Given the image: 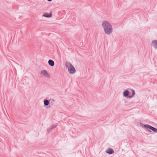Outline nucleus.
Here are the masks:
<instances>
[{
    "mask_svg": "<svg viewBox=\"0 0 157 157\" xmlns=\"http://www.w3.org/2000/svg\"><path fill=\"white\" fill-rule=\"evenodd\" d=\"M102 26L105 34L109 35L113 32V27L111 25L108 21H103L102 23Z\"/></svg>",
    "mask_w": 157,
    "mask_h": 157,
    "instance_id": "obj_1",
    "label": "nucleus"
},
{
    "mask_svg": "<svg viewBox=\"0 0 157 157\" xmlns=\"http://www.w3.org/2000/svg\"><path fill=\"white\" fill-rule=\"evenodd\" d=\"M141 126L145 129L146 130L148 131L149 132H151V130L155 132H157V129L151 126L149 124H144L142 123H141L140 124Z\"/></svg>",
    "mask_w": 157,
    "mask_h": 157,
    "instance_id": "obj_2",
    "label": "nucleus"
},
{
    "mask_svg": "<svg viewBox=\"0 0 157 157\" xmlns=\"http://www.w3.org/2000/svg\"><path fill=\"white\" fill-rule=\"evenodd\" d=\"M66 67L68 68L69 72L71 74H74L76 71L74 67L70 63H67L66 65Z\"/></svg>",
    "mask_w": 157,
    "mask_h": 157,
    "instance_id": "obj_3",
    "label": "nucleus"
},
{
    "mask_svg": "<svg viewBox=\"0 0 157 157\" xmlns=\"http://www.w3.org/2000/svg\"><path fill=\"white\" fill-rule=\"evenodd\" d=\"M40 74L43 75L44 76L47 78H50L49 74L48 73L47 71L46 70H43L41 71Z\"/></svg>",
    "mask_w": 157,
    "mask_h": 157,
    "instance_id": "obj_4",
    "label": "nucleus"
},
{
    "mask_svg": "<svg viewBox=\"0 0 157 157\" xmlns=\"http://www.w3.org/2000/svg\"><path fill=\"white\" fill-rule=\"evenodd\" d=\"M151 44L155 48L157 49V40H153L151 42Z\"/></svg>",
    "mask_w": 157,
    "mask_h": 157,
    "instance_id": "obj_5",
    "label": "nucleus"
},
{
    "mask_svg": "<svg viewBox=\"0 0 157 157\" xmlns=\"http://www.w3.org/2000/svg\"><path fill=\"white\" fill-rule=\"evenodd\" d=\"M123 96L125 97H128L129 91L128 90H126L123 92Z\"/></svg>",
    "mask_w": 157,
    "mask_h": 157,
    "instance_id": "obj_6",
    "label": "nucleus"
},
{
    "mask_svg": "<svg viewBox=\"0 0 157 157\" xmlns=\"http://www.w3.org/2000/svg\"><path fill=\"white\" fill-rule=\"evenodd\" d=\"M106 152L109 154H111L114 153V152L113 149L109 148L106 151Z\"/></svg>",
    "mask_w": 157,
    "mask_h": 157,
    "instance_id": "obj_7",
    "label": "nucleus"
},
{
    "mask_svg": "<svg viewBox=\"0 0 157 157\" xmlns=\"http://www.w3.org/2000/svg\"><path fill=\"white\" fill-rule=\"evenodd\" d=\"M48 63L49 65L51 67H53L54 65V61L51 59L49 60L48 61Z\"/></svg>",
    "mask_w": 157,
    "mask_h": 157,
    "instance_id": "obj_8",
    "label": "nucleus"
},
{
    "mask_svg": "<svg viewBox=\"0 0 157 157\" xmlns=\"http://www.w3.org/2000/svg\"><path fill=\"white\" fill-rule=\"evenodd\" d=\"M43 16L46 17H50L52 16V14L51 13H45L43 15Z\"/></svg>",
    "mask_w": 157,
    "mask_h": 157,
    "instance_id": "obj_9",
    "label": "nucleus"
},
{
    "mask_svg": "<svg viewBox=\"0 0 157 157\" xmlns=\"http://www.w3.org/2000/svg\"><path fill=\"white\" fill-rule=\"evenodd\" d=\"M130 90H131L132 91V95H130L128 98H131L132 97H133L134 95H135V93L134 90L133 89H130Z\"/></svg>",
    "mask_w": 157,
    "mask_h": 157,
    "instance_id": "obj_10",
    "label": "nucleus"
},
{
    "mask_svg": "<svg viewBox=\"0 0 157 157\" xmlns=\"http://www.w3.org/2000/svg\"><path fill=\"white\" fill-rule=\"evenodd\" d=\"M44 104L45 105L47 106L49 104V101L47 99H45L44 101Z\"/></svg>",
    "mask_w": 157,
    "mask_h": 157,
    "instance_id": "obj_11",
    "label": "nucleus"
},
{
    "mask_svg": "<svg viewBox=\"0 0 157 157\" xmlns=\"http://www.w3.org/2000/svg\"><path fill=\"white\" fill-rule=\"evenodd\" d=\"M56 125H53V126H51V127L50 128V130H52L53 129H54V128H55L56 127Z\"/></svg>",
    "mask_w": 157,
    "mask_h": 157,
    "instance_id": "obj_12",
    "label": "nucleus"
},
{
    "mask_svg": "<svg viewBox=\"0 0 157 157\" xmlns=\"http://www.w3.org/2000/svg\"><path fill=\"white\" fill-rule=\"evenodd\" d=\"M54 100L53 99L51 98L49 100V101L52 103H53L54 102Z\"/></svg>",
    "mask_w": 157,
    "mask_h": 157,
    "instance_id": "obj_13",
    "label": "nucleus"
},
{
    "mask_svg": "<svg viewBox=\"0 0 157 157\" xmlns=\"http://www.w3.org/2000/svg\"><path fill=\"white\" fill-rule=\"evenodd\" d=\"M51 130H50V128L48 129L47 132H48V133H49V132L51 131Z\"/></svg>",
    "mask_w": 157,
    "mask_h": 157,
    "instance_id": "obj_14",
    "label": "nucleus"
},
{
    "mask_svg": "<svg viewBox=\"0 0 157 157\" xmlns=\"http://www.w3.org/2000/svg\"><path fill=\"white\" fill-rule=\"evenodd\" d=\"M49 2H51V1L52 0H47Z\"/></svg>",
    "mask_w": 157,
    "mask_h": 157,
    "instance_id": "obj_15",
    "label": "nucleus"
}]
</instances>
